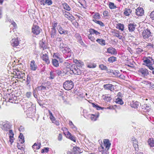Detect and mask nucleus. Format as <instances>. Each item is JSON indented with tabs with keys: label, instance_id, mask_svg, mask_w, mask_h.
I'll return each instance as SVG.
<instances>
[{
	"label": "nucleus",
	"instance_id": "nucleus-21",
	"mask_svg": "<svg viewBox=\"0 0 154 154\" xmlns=\"http://www.w3.org/2000/svg\"><path fill=\"white\" fill-rule=\"evenodd\" d=\"M139 103L137 101H133L131 103V107L136 108H137L139 106Z\"/></svg>",
	"mask_w": 154,
	"mask_h": 154
},
{
	"label": "nucleus",
	"instance_id": "nucleus-51",
	"mask_svg": "<svg viewBox=\"0 0 154 154\" xmlns=\"http://www.w3.org/2000/svg\"><path fill=\"white\" fill-rule=\"evenodd\" d=\"M73 149L74 151L77 150V151H76V152L75 153V154H78L80 153V152L79 150H80V148L79 147H77L76 148H74Z\"/></svg>",
	"mask_w": 154,
	"mask_h": 154
},
{
	"label": "nucleus",
	"instance_id": "nucleus-57",
	"mask_svg": "<svg viewBox=\"0 0 154 154\" xmlns=\"http://www.w3.org/2000/svg\"><path fill=\"white\" fill-rule=\"evenodd\" d=\"M49 148H44L43 149H42L41 152L43 153L44 152H47L49 151Z\"/></svg>",
	"mask_w": 154,
	"mask_h": 154
},
{
	"label": "nucleus",
	"instance_id": "nucleus-26",
	"mask_svg": "<svg viewBox=\"0 0 154 154\" xmlns=\"http://www.w3.org/2000/svg\"><path fill=\"white\" fill-rule=\"evenodd\" d=\"M89 32L91 35L95 34L96 35H97L100 34V33L93 29H90L89 30Z\"/></svg>",
	"mask_w": 154,
	"mask_h": 154
},
{
	"label": "nucleus",
	"instance_id": "nucleus-62",
	"mask_svg": "<svg viewBox=\"0 0 154 154\" xmlns=\"http://www.w3.org/2000/svg\"><path fill=\"white\" fill-rule=\"evenodd\" d=\"M150 16L152 19L154 20V11H152L151 12L150 14Z\"/></svg>",
	"mask_w": 154,
	"mask_h": 154
},
{
	"label": "nucleus",
	"instance_id": "nucleus-35",
	"mask_svg": "<svg viewBox=\"0 0 154 154\" xmlns=\"http://www.w3.org/2000/svg\"><path fill=\"white\" fill-rule=\"evenodd\" d=\"M149 144L151 147L154 146V140L153 139H149L148 141Z\"/></svg>",
	"mask_w": 154,
	"mask_h": 154
},
{
	"label": "nucleus",
	"instance_id": "nucleus-19",
	"mask_svg": "<svg viewBox=\"0 0 154 154\" xmlns=\"http://www.w3.org/2000/svg\"><path fill=\"white\" fill-rule=\"evenodd\" d=\"M41 143H35L32 146V148L35 151L40 148Z\"/></svg>",
	"mask_w": 154,
	"mask_h": 154
},
{
	"label": "nucleus",
	"instance_id": "nucleus-2",
	"mask_svg": "<svg viewBox=\"0 0 154 154\" xmlns=\"http://www.w3.org/2000/svg\"><path fill=\"white\" fill-rule=\"evenodd\" d=\"M151 34L149 29H147L143 31L142 35L144 39L148 41L151 40L150 38L152 36Z\"/></svg>",
	"mask_w": 154,
	"mask_h": 154
},
{
	"label": "nucleus",
	"instance_id": "nucleus-8",
	"mask_svg": "<svg viewBox=\"0 0 154 154\" xmlns=\"http://www.w3.org/2000/svg\"><path fill=\"white\" fill-rule=\"evenodd\" d=\"M41 57L47 64H48L50 63V61L49 60L48 55L46 53H45L44 54H42L41 56Z\"/></svg>",
	"mask_w": 154,
	"mask_h": 154
},
{
	"label": "nucleus",
	"instance_id": "nucleus-6",
	"mask_svg": "<svg viewBox=\"0 0 154 154\" xmlns=\"http://www.w3.org/2000/svg\"><path fill=\"white\" fill-rule=\"evenodd\" d=\"M138 72L141 74L142 76H146L149 74L148 70L145 68H141L138 70Z\"/></svg>",
	"mask_w": 154,
	"mask_h": 154
},
{
	"label": "nucleus",
	"instance_id": "nucleus-61",
	"mask_svg": "<svg viewBox=\"0 0 154 154\" xmlns=\"http://www.w3.org/2000/svg\"><path fill=\"white\" fill-rule=\"evenodd\" d=\"M56 41L58 42L59 43L61 42H62V38H61L58 37L57 38Z\"/></svg>",
	"mask_w": 154,
	"mask_h": 154
},
{
	"label": "nucleus",
	"instance_id": "nucleus-24",
	"mask_svg": "<svg viewBox=\"0 0 154 154\" xmlns=\"http://www.w3.org/2000/svg\"><path fill=\"white\" fill-rule=\"evenodd\" d=\"M136 25L133 24H130L128 25V29L130 32L133 31L135 28Z\"/></svg>",
	"mask_w": 154,
	"mask_h": 154
},
{
	"label": "nucleus",
	"instance_id": "nucleus-16",
	"mask_svg": "<svg viewBox=\"0 0 154 154\" xmlns=\"http://www.w3.org/2000/svg\"><path fill=\"white\" fill-rule=\"evenodd\" d=\"M107 52L111 54H117L116 50L114 48L110 47L107 49Z\"/></svg>",
	"mask_w": 154,
	"mask_h": 154
},
{
	"label": "nucleus",
	"instance_id": "nucleus-46",
	"mask_svg": "<svg viewBox=\"0 0 154 154\" xmlns=\"http://www.w3.org/2000/svg\"><path fill=\"white\" fill-rule=\"evenodd\" d=\"M37 89L40 91H43L46 89V87L43 86H38L37 88Z\"/></svg>",
	"mask_w": 154,
	"mask_h": 154
},
{
	"label": "nucleus",
	"instance_id": "nucleus-12",
	"mask_svg": "<svg viewBox=\"0 0 154 154\" xmlns=\"http://www.w3.org/2000/svg\"><path fill=\"white\" fill-rule=\"evenodd\" d=\"M103 87L105 89L109 90L112 91L114 89V86L110 84L104 85Z\"/></svg>",
	"mask_w": 154,
	"mask_h": 154
},
{
	"label": "nucleus",
	"instance_id": "nucleus-47",
	"mask_svg": "<svg viewBox=\"0 0 154 154\" xmlns=\"http://www.w3.org/2000/svg\"><path fill=\"white\" fill-rule=\"evenodd\" d=\"M96 66V65L94 63H90L87 66V67L89 68H94Z\"/></svg>",
	"mask_w": 154,
	"mask_h": 154
},
{
	"label": "nucleus",
	"instance_id": "nucleus-41",
	"mask_svg": "<svg viewBox=\"0 0 154 154\" xmlns=\"http://www.w3.org/2000/svg\"><path fill=\"white\" fill-rule=\"evenodd\" d=\"M89 116H90V118L91 120L93 121H96L97 119V118L98 117V116H97L96 115L93 114H90Z\"/></svg>",
	"mask_w": 154,
	"mask_h": 154
},
{
	"label": "nucleus",
	"instance_id": "nucleus-20",
	"mask_svg": "<svg viewBox=\"0 0 154 154\" xmlns=\"http://www.w3.org/2000/svg\"><path fill=\"white\" fill-rule=\"evenodd\" d=\"M62 5L63 8L68 11H69L71 10V8L66 3H63L62 4Z\"/></svg>",
	"mask_w": 154,
	"mask_h": 154
},
{
	"label": "nucleus",
	"instance_id": "nucleus-54",
	"mask_svg": "<svg viewBox=\"0 0 154 154\" xmlns=\"http://www.w3.org/2000/svg\"><path fill=\"white\" fill-rule=\"evenodd\" d=\"M152 64H149V65H145V66H147L148 67L149 69L151 70H153L154 69V68L153 66H152Z\"/></svg>",
	"mask_w": 154,
	"mask_h": 154
},
{
	"label": "nucleus",
	"instance_id": "nucleus-50",
	"mask_svg": "<svg viewBox=\"0 0 154 154\" xmlns=\"http://www.w3.org/2000/svg\"><path fill=\"white\" fill-rule=\"evenodd\" d=\"M88 38L91 41L94 42V41L95 40V38L94 37L92 36L91 35L89 34L88 35Z\"/></svg>",
	"mask_w": 154,
	"mask_h": 154
},
{
	"label": "nucleus",
	"instance_id": "nucleus-30",
	"mask_svg": "<svg viewBox=\"0 0 154 154\" xmlns=\"http://www.w3.org/2000/svg\"><path fill=\"white\" fill-rule=\"evenodd\" d=\"M96 41L102 45H104L106 44L105 40L102 39L98 38L96 40Z\"/></svg>",
	"mask_w": 154,
	"mask_h": 154
},
{
	"label": "nucleus",
	"instance_id": "nucleus-36",
	"mask_svg": "<svg viewBox=\"0 0 154 154\" xmlns=\"http://www.w3.org/2000/svg\"><path fill=\"white\" fill-rule=\"evenodd\" d=\"M56 76V74L53 71H51L50 73V76L49 78L50 79H54Z\"/></svg>",
	"mask_w": 154,
	"mask_h": 154
},
{
	"label": "nucleus",
	"instance_id": "nucleus-33",
	"mask_svg": "<svg viewBox=\"0 0 154 154\" xmlns=\"http://www.w3.org/2000/svg\"><path fill=\"white\" fill-rule=\"evenodd\" d=\"M56 29H51V37L54 38L56 35Z\"/></svg>",
	"mask_w": 154,
	"mask_h": 154
},
{
	"label": "nucleus",
	"instance_id": "nucleus-58",
	"mask_svg": "<svg viewBox=\"0 0 154 154\" xmlns=\"http://www.w3.org/2000/svg\"><path fill=\"white\" fill-rule=\"evenodd\" d=\"M31 95L32 93L31 92H28L26 93V96L27 98H29L31 97Z\"/></svg>",
	"mask_w": 154,
	"mask_h": 154
},
{
	"label": "nucleus",
	"instance_id": "nucleus-18",
	"mask_svg": "<svg viewBox=\"0 0 154 154\" xmlns=\"http://www.w3.org/2000/svg\"><path fill=\"white\" fill-rule=\"evenodd\" d=\"M24 138L23 135H19L17 143H18V144H22L24 143Z\"/></svg>",
	"mask_w": 154,
	"mask_h": 154
},
{
	"label": "nucleus",
	"instance_id": "nucleus-10",
	"mask_svg": "<svg viewBox=\"0 0 154 154\" xmlns=\"http://www.w3.org/2000/svg\"><path fill=\"white\" fill-rule=\"evenodd\" d=\"M135 13L138 16H142L144 14V10L142 8H138L136 9Z\"/></svg>",
	"mask_w": 154,
	"mask_h": 154
},
{
	"label": "nucleus",
	"instance_id": "nucleus-49",
	"mask_svg": "<svg viewBox=\"0 0 154 154\" xmlns=\"http://www.w3.org/2000/svg\"><path fill=\"white\" fill-rule=\"evenodd\" d=\"M138 143L137 141H135V143H133V146L135 148V150L138 151V145L137 144Z\"/></svg>",
	"mask_w": 154,
	"mask_h": 154
},
{
	"label": "nucleus",
	"instance_id": "nucleus-17",
	"mask_svg": "<svg viewBox=\"0 0 154 154\" xmlns=\"http://www.w3.org/2000/svg\"><path fill=\"white\" fill-rule=\"evenodd\" d=\"M17 97L14 95H11L8 100V101L11 103H16Z\"/></svg>",
	"mask_w": 154,
	"mask_h": 154
},
{
	"label": "nucleus",
	"instance_id": "nucleus-63",
	"mask_svg": "<svg viewBox=\"0 0 154 154\" xmlns=\"http://www.w3.org/2000/svg\"><path fill=\"white\" fill-rule=\"evenodd\" d=\"M114 73L115 75H117V76H120L121 75L119 73V71L118 70L115 71Z\"/></svg>",
	"mask_w": 154,
	"mask_h": 154
},
{
	"label": "nucleus",
	"instance_id": "nucleus-3",
	"mask_svg": "<svg viewBox=\"0 0 154 154\" xmlns=\"http://www.w3.org/2000/svg\"><path fill=\"white\" fill-rule=\"evenodd\" d=\"M73 86V83L71 80H67L64 82L63 84V88L66 90H71Z\"/></svg>",
	"mask_w": 154,
	"mask_h": 154
},
{
	"label": "nucleus",
	"instance_id": "nucleus-38",
	"mask_svg": "<svg viewBox=\"0 0 154 154\" xmlns=\"http://www.w3.org/2000/svg\"><path fill=\"white\" fill-rule=\"evenodd\" d=\"M66 138H68L71 140L75 142L76 141V139L73 135H66Z\"/></svg>",
	"mask_w": 154,
	"mask_h": 154
},
{
	"label": "nucleus",
	"instance_id": "nucleus-9",
	"mask_svg": "<svg viewBox=\"0 0 154 154\" xmlns=\"http://www.w3.org/2000/svg\"><path fill=\"white\" fill-rule=\"evenodd\" d=\"M82 71L77 66H74L72 70V72H70L71 74L74 73L76 75H79L81 74Z\"/></svg>",
	"mask_w": 154,
	"mask_h": 154
},
{
	"label": "nucleus",
	"instance_id": "nucleus-15",
	"mask_svg": "<svg viewBox=\"0 0 154 154\" xmlns=\"http://www.w3.org/2000/svg\"><path fill=\"white\" fill-rule=\"evenodd\" d=\"M57 59H52V63L54 66L56 67H57L59 66L58 60L60 59L59 57L57 56H55Z\"/></svg>",
	"mask_w": 154,
	"mask_h": 154
},
{
	"label": "nucleus",
	"instance_id": "nucleus-43",
	"mask_svg": "<svg viewBox=\"0 0 154 154\" xmlns=\"http://www.w3.org/2000/svg\"><path fill=\"white\" fill-rule=\"evenodd\" d=\"M92 20L101 26H104L103 23L100 21L97 20L96 19H93Z\"/></svg>",
	"mask_w": 154,
	"mask_h": 154
},
{
	"label": "nucleus",
	"instance_id": "nucleus-32",
	"mask_svg": "<svg viewBox=\"0 0 154 154\" xmlns=\"http://www.w3.org/2000/svg\"><path fill=\"white\" fill-rule=\"evenodd\" d=\"M53 3L52 1L51 0H45L44 2V4H43V6H45V5H47L48 6L51 5Z\"/></svg>",
	"mask_w": 154,
	"mask_h": 154
},
{
	"label": "nucleus",
	"instance_id": "nucleus-45",
	"mask_svg": "<svg viewBox=\"0 0 154 154\" xmlns=\"http://www.w3.org/2000/svg\"><path fill=\"white\" fill-rule=\"evenodd\" d=\"M143 62L146 63V64H144L145 65H149V64H150L152 63L151 60L147 59L146 58L144 60Z\"/></svg>",
	"mask_w": 154,
	"mask_h": 154
},
{
	"label": "nucleus",
	"instance_id": "nucleus-34",
	"mask_svg": "<svg viewBox=\"0 0 154 154\" xmlns=\"http://www.w3.org/2000/svg\"><path fill=\"white\" fill-rule=\"evenodd\" d=\"M58 44H59V47L61 50L63 49L64 48L67 46V45L65 44L62 42H61L59 43Z\"/></svg>",
	"mask_w": 154,
	"mask_h": 154
},
{
	"label": "nucleus",
	"instance_id": "nucleus-7",
	"mask_svg": "<svg viewBox=\"0 0 154 154\" xmlns=\"http://www.w3.org/2000/svg\"><path fill=\"white\" fill-rule=\"evenodd\" d=\"M111 143L108 139H105L103 141V146L106 150H109L110 147Z\"/></svg>",
	"mask_w": 154,
	"mask_h": 154
},
{
	"label": "nucleus",
	"instance_id": "nucleus-55",
	"mask_svg": "<svg viewBox=\"0 0 154 154\" xmlns=\"http://www.w3.org/2000/svg\"><path fill=\"white\" fill-rule=\"evenodd\" d=\"M64 131L63 132L64 134L66 135H71V134L68 131V130L66 128H64Z\"/></svg>",
	"mask_w": 154,
	"mask_h": 154
},
{
	"label": "nucleus",
	"instance_id": "nucleus-5",
	"mask_svg": "<svg viewBox=\"0 0 154 154\" xmlns=\"http://www.w3.org/2000/svg\"><path fill=\"white\" fill-rule=\"evenodd\" d=\"M63 14L65 17L71 21L73 20L74 19L73 16L69 12L66 11H63Z\"/></svg>",
	"mask_w": 154,
	"mask_h": 154
},
{
	"label": "nucleus",
	"instance_id": "nucleus-56",
	"mask_svg": "<svg viewBox=\"0 0 154 154\" xmlns=\"http://www.w3.org/2000/svg\"><path fill=\"white\" fill-rule=\"evenodd\" d=\"M9 138V141L11 143V144L14 142V137L13 135H10Z\"/></svg>",
	"mask_w": 154,
	"mask_h": 154
},
{
	"label": "nucleus",
	"instance_id": "nucleus-42",
	"mask_svg": "<svg viewBox=\"0 0 154 154\" xmlns=\"http://www.w3.org/2000/svg\"><path fill=\"white\" fill-rule=\"evenodd\" d=\"M109 8L111 9H114L116 8L113 3L110 2L109 3Z\"/></svg>",
	"mask_w": 154,
	"mask_h": 154
},
{
	"label": "nucleus",
	"instance_id": "nucleus-14",
	"mask_svg": "<svg viewBox=\"0 0 154 154\" xmlns=\"http://www.w3.org/2000/svg\"><path fill=\"white\" fill-rule=\"evenodd\" d=\"M30 67L31 70L33 71H35L38 68L37 65L34 60L31 61Z\"/></svg>",
	"mask_w": 154,
	"mask_h": 154
},
{
	"label": "nucleus",
	"instance_id": "nucleus-23",
	"mask_svg": "<svg viewBox=\"0 0 154 154\" xmlns=\"http://www.w3.org/2000/svg\"><path fill=\"white\" fill-rule=\"evenodd\" d=\"M74 62L76 64L77 67H81L83 65V62L79 61L77 60H74Z\"/></svg>",
	"mask_w": 154,
	"mask_h": 154
},
{
	"label": "nucleus",
	"instance_id": "nucleus-27",
	"mask_svg": "<svg viewBox=\"0 0 154 154\" xmlns=\"http://www.w3.org/2000/svg\"><path fill=\"white\" fill-rule=\"evenodd\" d=\"M66 64V67L70 69V72H72V70L73 69L74 66V65H73L72 63H67Z\"/></svg>",
	"mask_w": 154,
	"mask_h": 154
},
{
	"label": "nucleus",
	"instance_id": "nucleus-39",
	"mask_svg": "<svg viewBox=\"0 0 154 154\" xmlns=\"http://www.w3.org/2000/svg\"><path fill=\"white\" fill-rule=\"evenodd\" d=\"M49 112L50 119L52 121V122H54V121H55V118L54 117L52 113L49 110Z\"/></svg>",
	"mask_w": 154,
	"mask_h": 154
},
{
	"label": "nucleus",
	"instance_id": "nucleus-11",
	"mask_svg": "<svg viewBox=\"0 0 154 154\" xmlns=\"http://www.w3.org/2000/svg\"><path fill=\"white\" fill-rule=\"evenodd\" d=\"M12 46L16 47L19 44V42L17 39L14 38L12 39L10 42Z\"/></svg>",
	"mask_w": 154,
	"mask_h": 154
},
{
	"label": "nucleus",
	"instance_id": "nucleus-48",
	"mask_svg": "<svg viewBox=\"0 0 154 154\" xmlns=\"http://www.w3.org/2000/svg\"><path fill=\"white\" fill-rule=\"evenodd\" d=\"M93 17L94 19H98L100 18V16L99 13H96L94 15Z\"/></svg>",
	"mask_w": 154,
	"mask_h": 154
},
{
	"label": "nucleus",
	"instance_id": "nucleus-44",
	"mask_svg": "<svg viewBox=\"0 0 154 154\" xmlns=\"http://www.w3.org/2000/svg\"><path fill=\"white\" fill-rule=\"evenodd\" d=\"M117 28L121 31H123L124 30V25L120 23L118 25Z\"/></svg>",
	"mask_w": 154,
	"mask_h": 154
},
{
	"label": "nucleus",
	"instance_id": "nucleus-1",
	"mask_svg": "<svg viewBox=\"0 0 154 154\" xmlns=\"http://www.w3.org/2000/svg\"><path fill=\"white\" fill-rule=\"evenodd\" d=\"M0 127L3 130L8 132L7 134L8 135H14L13 131L11 130V126L8 122H0Z\"/></svg>",
	"mask_w": 154,
	"mask_h": 154
},
{
	"label": "nucleus",
	"instance_id": "nucleus-22",
	"mask_svg": "<svg viewBox=\"0 0 154 154\" xmlns=\"http://www.w3.org/2000/svg\"><path fill=\"white\" fill-rule=\"evenodd\" d=\"M132 12L130 8H125L124 12V14L126 16H129Z\"/></svg>",
	"mask_w": 154,
	"mask_h": 154
},
{
	"label": "nucleus",
	"instance_id": "nucleus-60",
	"mask_svg": "<svg viewBox=\"0 0 154 154\" xmlns=\"http://www.w3.org/2000/svg\"><path fill=\"white\" fill-rule=\"evenodd\" d=\"M69 125L72 128H75V126L74 125L72 122L71 121H69Z\"/></svg>",
	"mask_w": 154,
	"mask_h": 154
},
{
	"label": "nucleus",
	"instance_id": "nucleus-29",
	"mask_svg": "<svg viewBox=\"0 0 154 154\" xmlns=\"http://www.w3.org/2000/svg\"><path fill=\"white\" fill-rule=\"evenodd\" d=\"M62 52L64 54L70 53L71 50L70 48L66 46L62 50Z\"/></svg>",
	"mask_w": 154,
	"mask_h": 154
},
{
	"label": "nucleus",
	"instance_id": "nucleus-59",
	"mask_svg": "<svg viewBox=\"0 0 154 154\" xmlns=\"http://www.w3.org/2000/svg\"><path fill=\"white\" fill-rule=\"evenodd\" d=\"M92 106L93 107L96 108L97 110H99L101 108L98 105H96L94 103L92 104Z\"/></svg>",
	"mask_w": 154,
	"mask_h": 154
},
{
	"label": "nucleus",
	"instance_id": "nucleus-28",
	"mask_svg": "<svg viewBox=\"0 0 154 154\" xmlns=\"http://www.w3.org/2000/svg\"><path fill=\"white\" fill-rule=\"evenodd\" d=\"M100 149H101L100 151L102 152V154H108V150H106L105 148H104V147L102 145H101L100 146Z\"/></svg>",
	"mask_w": 154,
	"mask_h": 154
},
{
	"label": "nucleus",
	"instance_id": "nucleus-53",
	"mask_svg": "<svg viewBox=\"0 0 154 154\" xmlns=\"http://www.w3.org/2000/svg\"><path fill=\"white\" fill-rule=\"evenodd\" d=\"M57 23L56 22H54L52 23V26L51 29H55V28L57 26Z\"/></svg>",
	"mask_w": 154,
	"mask_h": 154
},
{
	"label": "nucleus",
	"instance_id": "nucleus-13",
	"mask_svg": "<svg viewBox=\"0 0 154 154\" xmlns=\"http://www.w3.org/2000/svg\"><path fill=\"white\" fill-rule=\"evenodd\" d=\"M57 29L59 33L61 34H63L65 35L67 34L68 33V31L64 30L60 25H58L57 26Z\"/></svg>",
	"mask_w": 154,
	"mask_h": 154
},
{
	"label": "nucleus",
	"instance_id": "nucleus-52",
	"mask_svg": "<svg viewBox=\"0 0 154 154\" xmlns=\"http://www.w3.org/2000/svg\"><path fill=\"white\" fill-rule=\"evenodd\" d=\"M17 147L19 149H20L21 150L23 149L24 148L23 144H18V143H17Z\"/></svg>",
	"mask_w": 154,
	"mask_h": 154
},
{
	"label": "nucleus",
	"instance_id": "nucleus-37",
	"mask_svg": "<svg viewBox=\"0 0 154 154\" xmlns=\"http://www.w3.org/2000/svg\"><path fill=\"white\" fill-rule=\"evenodd\" d=\"M116 57H111L108 58V61L109 62L112 63L116 60Z\"/></svg>",
	"mask_w": 154,
	"mask_h": 154
},
{
	"label": "nucleus",
	"instance_id": "nucleus-64",
	"mask_svg": "<svg viewBox=\"0 0 154 154\" xmlns=\"http://www.w3.org/2000/svg\"><path fill=\"white\" fill-rule=\"evenodd\" d=\"M19 130L20 131V132H23L24 130V127L22 126H21L19 128Z\"/></svg>",
	"mask_w": 154,
	"mask_h": 154
},
{
	"label": "nucleus",
	"instance_id": "nucleus-40",
	"mask_svg": "<svg viewBox=\"0 0 154 154\" xmlns=\"http://www.w3.org/2000/svg\"><path fill=\"white\" fill-rule=\"evenodd\" d=\"M111 99L110 96L109 95H106L104 97V100L107 102L111 100Z\"/></svg>",
	"mask_w": 154,
	"mask_h": 154
},
{
	"label": "nucleus",
	"instance_id": "nucleus-25",
	"mask_svg": "<svg viewBox=\"0 0 154 154\" xmlns=\"http://www.w3.org/2000/svg\"><path fill=\"white\" fill-rule=\"evenodd\" d=\"M16 76H17V78L18 79H23L24 75V73H22L18 71L15 73Z\"/></svg>",
	"mask_w": 154,
	"mask_h": 154
},
{
	"label": "nucleus",
	"instance_id": "nucleus-31",
	"mask_svg": "<svg viewBox=\"0 0 154 154\" xmlns=\"http://www.w3.org/2000/svg\"><path fill=\"white\" fill-rule=\"evenodd\" d=\"M115 102L117 103L120 105H122L123 104V102L122 100V99L120 97H117L116 98L115 100Z\"/></svg>",
	"mask_w": 154,
	"mask_h": 154
},
{
	"label": "nucleus",
	"instance_id": "nucleus-4",
	"mask_svg": "<svg viewBox=\"0 0 154 154\" xmlns=\"http://www.w3.org/2000/svg\"><path fill=\"white\" fill-rule=\"evenodd\" d=\"M32 32L33 34L35 35H38L41 32V29H40V27L38 26L35 25L34 24L32 27Z\"/></svg>",
	"mask_w": 154,
	"mask_h": 154
}]
</instances>
